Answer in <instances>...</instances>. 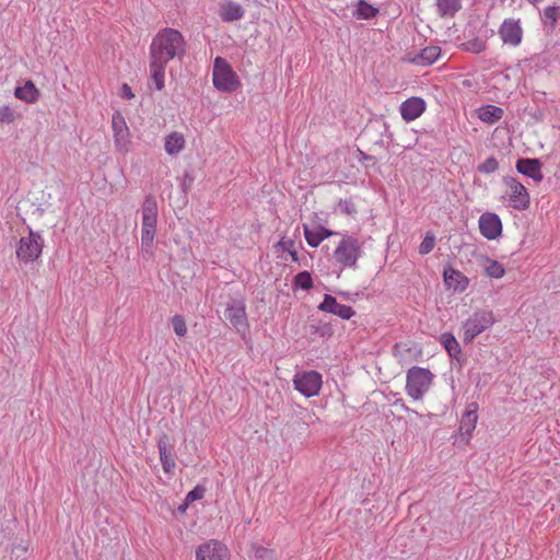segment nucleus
Wrapping results in <instances>:
<instances>
[{"label": "nucleus", "mask_w": 560, "mask_h": 560, "mask_svg": "<svg viewBox=\"0 0 560 560\" xmlns=\"http://www.w3.org/2000/svg\"><path fill=\"white\" fill-rule=\"evenodd\" d=\"M186 40L183 34L171 27L160 30L150 44V77L156 90L165 86L166 65L173 59H182L186 54Z\"/></svg>", "instance_id": "1"}, {"label": "nucleus", "mask_w": 560, "mask_h": 560, "mask_svg": "<svg viewBox=\"0 0 560 560\" xmlns=\"http://www.w3.org/2000/svg\"><path fill=\"white\" fill-rule=\"evenodd\" d=\"M503 190L501 201L517 211H525L530 206V196L527 188L515 177L506 176L502 180Z\"/></svg>", "instance_id": "2"}, {"label": "nucleus", "mask_w": 560, "mask_h": 560, "mask_svg": "<svg viewBox=\"0 0 560 560\" xmlns=\"http://www.w3.org/2000/svg\"><path fill=\"white\" fill-rule=\"evenodd\" d=\"M158 225V203L147 197L141 207V249L151 253Z\"/></svg>", "instance_id": "3"}, {"label": "nucleus", "mask_w": 560, "mask_h": 560, "mask_svg": "<svg viewBox=\"0 0 560 560\" xmlns=\"http://www.w3.org/2000/svg\"><path fill=\"white\" fill-rule=\"evenodd\" d=\"M212 83L218 91L224 93H233L242 85L241 79L232 66L219 56L213 61Z\"/></svg>", "instance_id": "4"}, {"label": "nucleus", "mask_w": 560, "mask_h": 560, "mask_svg": "<svg viewBox=\"0 0 560 560\" xmlns=\"http://www.w3.org/2000/svg\"><path fill=\"white\" fill-rule=\"evenodd\" d=\"M44 238L40 233L27 230L25 235H21L15 245V256L20 264L30 265L35 262L43 253Z\"/></svg>", "instance_id": "5"}, {"label": "nucleus", "mask_w": 560, "mask_h": 560, "mask_svg": "<svg viewBox=\"0 0 560 560\" xmlns=\"http://www.w3.org/2000/svg\"><path fill=\"white\" fill-rule=\"evenodd\" d=\"M434 374L424 368L412 366L406 375V393L413 400H420L429 392Z\"/></svg>", "instance_id": "6"}, {"label": "nucleus", "mask_w": 560, "mask_h": 560, "mask_svg": "<svg viewBox=\"0 0 560 560\" xmlns=\"http://www.w3.org/2000/svg\"><path fill=\"white\" fill-rule=\"evenodd\" d=\"M494 313L489 310H477L462 325L463 341L471 342L478 335L495 324Z\"/></svg>", "instance_id": "7"}, {"label": "nucleus", "mask_w": 560, "mask_h": 560, "mask_svg": "<svg viewBox=\"0 0 560 560\" xmlns=\"http://www.w3.org/2000/svg\"><path fill=\"white\" fill-rule=\"evenodd\" d=\"M361 254L362 249L359 240L345 235L337 245L334 252V257L337 264L343 268L354 269Z\"/></svg>", "instance_id": "8"}, {"label": "nucleus", "mask_w": 560, "mask_h": 560, "mask_svg": "<svg viewBox=\"0 0 560 560\" xmlns=\"http://www.w3.org/2000/svg\"><path fill=\"white\" fill-rule=\"evenodd\" d=\"M294 388L310 398L317 396L322 389L323 377L317 371L298 372L293 377Z\"/></svg>", "instance_id": "9"}, {"label": "nucleus", "mask_w": 560, "mask_h": 560, "mask_svg": "<svg viewBox=\"0 0 560 560\" xmlns=\"http://www.w3.org/2000/svg\"><path fill=\"white\" fill-rule=\"evenodd\" d=\"M195 560H231V552L223 541L208 539L196 547Z\"/></svg>", "instance_id": "10"}, {"label": "nucleus", "mask_w": 560, "mask_h": 560, "mask_svg": "<svg viewBox=\"0 0 560 560\" xmlns=\"http://www.w3.org/2000/svg\"><path fill=\"white\" fill-rule=\"evenodd\" d=\"M115 148L119 152H127L130 144V130L121 113L115 112L112 117Z\"/></svg>", "instance_id": "11"}, {"label": "nucleus", "mask_w": 560, "mask_h": 560, "mask_svg": "<svg viewBox=\"0 0 560 560\" xmlns=\"http://www.w3.org/2000/svg\"><path fill=\"white\" fill-rule=\"evenodd\" d=\"M503 44L517 47L523 40V27L520 19H505L499 27Z\"/></svg>", "instance_id": "12"}, {"label": "nucleus", "mask_w": 560, "mask_h": 560, "mask_svg": "<svg viewBox=\"0 0 560 560\" xmlns=\"http://www.w3.org/2000/svg\"><path fill=\"white\" fill-rule=\"evenodd\" d=\"M480 234L487 240H497L502 234V221L494 212H485L478 221Z\"/></svg>", "instance_id": "13"}, {"label": "nucleus", "mask_w": 560, "mask_h": 560, "mask_svg": "<svg viewBox=\"0 0 560 560\" xmlns=\"http://www.w3.org/2000/svg\"><path fill=\"white\" fill-rule=\"evenodd\" d=\"M225 317L237 331H247L248 322L243 302L229 305L225 311Z\"/></svg>", "instance_id": "14"}, {"label": "nucleus", "mask_w": 560, "mask_h": 560, "mask_svg": "<svg viewBox=\"0 0 560 560\" xmlns=\"http://www.w3.org/2000/svg\"><path fill=\"white\" fill-rule=\"evenodd\" d=\"M427 104L423 98L412 96L404 101L400 105V115L407 122L419 118L425 110Z\"/></svg>", "instance_id": "15"}, {"label": "nucleus", "mask_w": 560, "mask_h": 560, "mask_svg": "<svg viewBox=\"0 0 560 560\" xmlns=\"http://www.w3.org/2000/svg\"><path fill=\"white\" fill-rule=\"evenodd\" d=\"M318 310L337 315L341 319H350L355 314L351 306L338 303L336 298L329 294H325L323 302L318 305Z\"/></svg>", "instance_id": "16"}, {"label": "nucleus", "mask_w": 560, "mask_h": 560, "mask_svg": "<svg viewBox=\"0 0 560 560\" xmlns=\"http://www.w3.org/2000/svg\"><path fill=\"white\" fill-rule=\"evenodd\" d=\"M158 448L164 472L172 475L176 467V463L171 450L170 438L166 434L160 438Z\"/></svg>", "instance_id": "17"}, {"label": "nucleus", "mask_w": 560, "mask_h": 560, "mask_svg": "<svg viewBox=\"0 0 560 560\" xmlns=\"http://www.w3.org/2000/svg\"><path fill=\"white\" fill-rule=\"evenodd\" d=\"M443 278L445 285L457 292H464L469 285V279L463 272L452 267L444 269Z\"/></svg>", "instance_id": "18"}, {"label": "nucleus", "mask_w": 560, "mask_h": 560, "mask_svg": "<svg viewBox=\"0 0 560 560\" xmlns=\"http://www.w3.org/2000/svg\"><path fill=\"white\" fill-rule=\"evenodd\" d=\"M516 170L535 182H541L544 175L541 173V163L537 159H520L516 162Z\"/></svg>", "instance_id": "19"}, {"label": "nucleus", "mask_w": 560, "mask_h": 560, "mask_svg": "<svg viewBox=\"0 0 560 560\" xmlns=\"http://www.w3.org/2000/svg\"><path fill=\"white\" fill-rule=\"evenodd\" d=\"M440 55L441 48L439 46H428L413 56L409 55L408 61L417 66L427 67L435 62Z\"/></svg>", "instance_id": "20"}, {"label": "nucleus", "mask_w": 560, "mask_h": 560, "mask_svg": "<svg viewBox=\"0 0 560 560\" xmlns=\"http://www.w3.org/2000/svg\"><path fill=\"white\" fill-rule=\"evenodd\" d=\"M478 405L477 404H470L467 408V410L464 412L460 424H459V431L463 435H467V439L469 440L478 420Z\"/></svg>", "instance_id": "21"}, {"label": "nucleus", "mask_w": 560, "mask_h": 560, "mask_svg": "<svg viewBox=\"0 0 560 560\" xmlns=\"http://www.w3.org/2000/svg\"><path fill=\"white\" fill-rule=\"evenodd\" d=\"M219 16L224 22L238 21L244 16V9L241 4L226 0L220 5Z\"/></svg>", "instance_id": "22"}, {"label": "nucleus", "mask_w": 560, "mask_h": 560, "mask_svg": "<svg viewBox=\"0 0 560 560\" xmlns=\"http://www.w3.org/2000/svg\"><path fill=\"white\" fill-rule=\"evenodd\" d=\"M186 145L185 136L179 131H172L164 138V150L168 155L179 154Z\"/></svg>", "instance_id": "23"}, {"label": "nucleus", "mask_w": 560, "mask_h": 560, "mask_svg": "<svg viewBox=\"0 0 560 560\" xmlns=\"http://www.w3.org/2000/svg\"><path fill=\"white\" fill-rule=\"evenodd\" d=\"M14 96L27 104H34L39 100L40 92L33 81L27 80L23 86L15 88Z\"/></svg>", "instance_id": "24"}, {"label": "nucleus", "mask_w": 560, "mask_h": 560, "mask_svg": "<svg viewBox=\"0 0 560 560\" xmlns=\"http://www.w3.org/2000/svg\"><path fill=\"white\" fill-rule=\"evenodd\" d=\"M336 234L335 232L324 228V226H316L314 229H310L308 226H304V236L307 242V244L311 247H318L319 244L328 238L329 236Z\"/></svg>", "instance_id": "25"}, {"label": "nucleus", "mask_w": 560, "mask_h": 560, "mask_svg": "<svg viewBox=\"0 0 560 560\" xmlns=\"http://www.w3.org/2000/svg\"><path fill=\"white\" fill-rule=\"evenodd\" d=\"M504 110L495 105H485L477 109V117L487 124H495L503 117Z\"/></svg>", "instance_id": "26"}, {"label": "nucleus", "mask_w": 560, "mask_h": 560, "mask_svg": "<svg viewBox=\"0 0 560 560\" xmlns=\"http://www.w3.org/2000/svg\"><path fill=\"white\" fill-rule=\"evenodd\" d=\"M440 342L451 357L457 358L462 353L460 346L453 334H442L440 337Z\"/></svg>", "instance_id": "27"}, {"label": "nucleus", "mask_w": 560, "mask_h": 560, "mask_svg": "<svg viewBox=\"0 0 560 560\" xmlns=\"http://www.w3.org/2000/svg\"><path fill=\"white\" fill-rule=\"evenodd\" d=\"M482 266L485 273L490 278L501 279L505 275V269L503 265H501L497 260L485 258Z\"/></svg>", "instance_id": "28"}, {"label": "nucleus", "mask_w": 560, "mask_h": 560, "mask_svg": "<svg viewBox=\"0 0 560 560\" xmlns=\"http://www.w3.org/2000/svg\"><path fill=\"white\" fill-rule=\"evenodd\" d=\"M440 15L453 16L460 9V0H436Z\"/></svg>", "instance_id": "29"}, {"label": "nucleus", "mask_w": 560, "mask_h": 560, "mask_svg": "<svg viewBox=\"0 0 560 560\" xmlns=\"http://www.w3.org/2000/svg\"><path fill=\"white\" fill-rule=\"evenodd\" d=\"M378 13V9L374 8L364 0L358 2L355 15L358 19L369 20L374 18Z\"/></svg>", "instance_id": "30"}, {"label": "nucleus", "mask_w": 560, "mask_h": 560, "mask_svg": "<svg viewBox=\"0 0 560 560\" xmlns=\"http://www.w3.org/2000/svg\"><path fill=\"white\" fill-rule=\"evenodd\" d=\"M294 285L303 290L313 288V279L308 271H302L294 277Z\"/></svg>", "instance_id": "31"}, {"label": "nucleus", "mask_w": 560, "mask_h": 560, "mask_svg": "<svg viewBox=\"0 0 560 560\" xmlns=\"http://www.w3.org/2000/svg\"><path fill=\"white\" fill-rule=\"evenodd\" d=\"M18 118L16 112L9 105L0 106V125L13 124Z\"/></svg>", "instance_id": "32"}, {"label": "nucleus", "mask_w": 560, "mask_h": 560, "mask_svg": "<svg viewBox=\"0 0 560 560\" xmlns=\"http://www.w3.org/2000/svg\"><path fill=\"white\" fill-rule=\"evenodd\" d=\"M277 246L288 252L289 255L291 256L292 261H299V256L294 248V241L282 238L278 242Z\"/></svg>", "instance_id": "33"}, {"label": "nucleus", "mask_w": 560, "mask_h": 560, "mask_svg": "<svg viewBox=\"0 0 560 560\" xmlns=\"http://www.w3.org/2000/svg\"><path fill=\"white\" fill-rule=\"evenodd\" d=\"M172 325L175 334L179 337H184L187 332L186 322L183 316L175 315L172 318Z\"/></svg>", "instance_id": "34"}, {"label": "nucleus", "mask_w": 560, "mask_h": 560, "mask_svg": "<svg viewBox=\"0 0 560 560\" xmlns=\"http://www.w3.org/2000/svg\"><path fill=\"white\" fill-rule=\"evenodd\" d=\"M499 168V163L494 158H488L479 166L478 171L483 174L494 173Z\"/></svg>", "instance_id": "35"}, {"label": "nucleus", "mask_w": 560, "mask_h": 560, "mask_svg": "<svg viewBox=\"0 0 560 560\" xmlns=\"http://www.w3.org/2000/svg\"><path fill=\"white\" fill-rule=\"evenodd\" d=\"M463 46H464L465 50H467V51H470L474 54H479V52L486 50L487 44H486V42L480 40V39H471V40H468L465 44H463Z\"/></svg>", "instance_id": "36"}, {"label": "nucleus", "mask_w": 560, "mask_h": 560, "mask_svg": "<svg viewBox=\"0 0 560 560\" xmlns=\"http://www.w3.org/2000/svg\"><path fill=\"white\" fill-rule=\"evenodd\" d=\"M205 488L201 487V486H197L195 487L191 491H189L185 498V503L186 505L197 501V500H200L203 498L205 495Z\"/></svg>", "instance_id": "37"}, {"label": "nucleus", "mask_w": 560, "mask_h": 560, "mask_svg": "<svg viewBox=\"0 0 560 560\" xmlns=\"http://www.w3.org/2000/svg\"><path fill=\"white\" fill-rule=\"evenodd\" d=\"M435 238L433 235H425L421 244L419 245V253L421 255H427L434 248Z\"/></svg>", "instance_id": "38"}, {"label": "nucleus", "mask_w": 560, "mask_h": 560, "mask_svg": "<svg viewBox=\"0 0 560 560\" xmlns=\"http://www.w3.org/2000/svg\"><path fill=\"white\" fill-rule=\"evenodd\" d=\"M545 16L551 22H556L560 16V10L557 7H548L545 10Z\"/></svg>", "instance_id": "39"}, {"label": "nucleus", "mask_w": 560, "mask_h": 560, "mask_svg": "<svg viewBox=\"0 0 560 560\" xmlns=\"http://www.w3.org/2000/svg\"><path fill=\"white\" fill-rule=\"evenodd\" d=\"M122 88H124V91L126 92V95L128 97H132L133 96V94L131 93V89L127 84H124Z\"/></svg>", "instance_id": "40"}, {"label": "nucleus", "mask_w": 560, "mask_h": 560, "mask_svg": "<svg viewBox=\"0 0 560 560\" xmlns=\"http://www.w3.org/2000/svg\"><path fill=\"white\" fill-rule=\"evenodd\" d=\"M14 550H22L23 552L27 551L26 547H15Z\"/></svg>", "instance_id": "41"}, {"label": "nucleus", "mask_w": 560, "mask_h": 560, "mask_svg": "<svg viewBox=\"0 0 560 560\" xmlns=\"http://www.w3.org/2000/svg\"><path fill=\"white\" fill-rule=\"evenodd\" d=\"M186 506H187L186 504H185L184 506H182V508H180V511H183V512H184V511L186 510Z\"/></svg>", "instance_id": "42"}]
</instances>
